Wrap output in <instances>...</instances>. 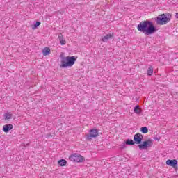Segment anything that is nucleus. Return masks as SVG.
Listing matches in <instances>:
<instances>
[{
	"instance_id": "obj_1",
	"label": "nucleus",
	"mask_w": 178,
	"mask_h": 178,
	"mask_svg": "<svg viewBox=\"0 0 178 178\" xmlns=\"http://www.w3.org/2000/svg\"><path fill=\"white\" fill-rule=\"evenodd\" d=\"M137 29L140 33H143L145 35H151L154 33H156V28L154 26V24L149 20H146L140 22L138 26Z\"/></svg>"
},
{
	"instance_id": "obj_2",
	"label": "nucleus",
	"mask_w": 178,
	"mask_h": 178,
	"mask_svg": "<svg viewBox=\"0 0 178 178\" xmlns=\"http://www.w3.org/2000/svg\"><path fill=\"white\" fill-rule=\"evenodd\" d=\"M143 138L144 136L141 134H136L134 136V142L138 145L139 149H147V148L152 147V140L148 139L143 143ZM141 143H143L141 144Z\"/></svg>"
},
{
	"instance_id": "obj_3",
	"label": "nucleus",
	"mask_w": 178,
	"mask_h": 178,
	"mask_svg": "<svg viewBox=\"0 0 178 178\" xmlns=\"http://www.w3.org/2000/svg\"><path fill=\"white\" fill-rule=\"evenodd\" d=\"M60 65L61 69H66L67 67H72L73 65L77 60V57L76 56H65L63 55H60Z\"/></svg>"
},
{
	"instance_id": "obj_4",
	"label": "nucleus",
	"mask_w": 178,
	"mask_h": 178,
	"mask_svg": "<svg viewBox=\"0 0 178 178\" xmlns=\"http://www.w3.org/2000/svg\"><path fill=\"white\" fill-rule=\"evenodd\" d=\"M171 19H172V15H170V13L161 14V15H159L156 18V23L159 26H163L167 23H169Z\"/></svg>"
},
{
	"instance_id": "obj_5",
	"label": "nucleus",
	"mask_w": 178,
	"mask_h": 178,
	"mask_svg": "<svg viewBox=\"0 0 178 178\" xmlns=\"http://www.w3.org/2000/svg\"><path fill=\"white\" fill-rule=\"evenodd\" d=\"M69 159L72 162H83L84 157L79 154H73L70 156Z\"/></svg>"
},
{
	"instance_id": "obj_6",
	"label": "nucleus",
	"mask_w": 178,
	"mask_h": 178,
	"mask_svg": "<svg viewBox=\"0 0 178 178\" xmlns=\"http://www.w3.org/2000/svg\"><path fill=\"white\" fill-rule=\"evenodd\" d=\"M98 129H93L90 130V134L88 135L87 140L88 141H91L92 138H94L95 137H98Z\"/></svg>"
},
{
	"instance_id": "obj_7",
	"label": "nucleus",
	"mask_w": 178,
	"mask_h": 178,
	"mask_svg": "<svg viewBox=\"0 0 178 178\" xmlns=\"http://www.w3.org/2000/svg\"><path fill=\"white\" fill-rule=\"evenodd\" d=\"M166 165H168V166H172V168H177V160H176V159L167 160L166 161Z\"/></svg>"
},
{
	"instance_id": "obj_8",
	"label": "nucleus",
	"mask_w": 178,
	"mask_h": 178,
	"mask_svg": "<svg viewBox=\"0 0 178 178\" xmlns=\"http://www.w3.org/2000/svg\"><path fill=\"white\" fill-rule=\"evenodd\" d=\"M13 129V125L12 124H7L3 127V131L4 133H9V130Z\"/></svg>"
},
{
	"instance_id": "obj_9",
	"label": "nucleus",
	"mask_w": 178,
	"mask_h": 178,
	"mask_svg": "<svg viewBox=\"0 0 178 178\" xmlns=\"http://www.w3.org/2000/svg\"><path fill=\"white\" fill-rule=\"evenodd\" d=\"M112 37H113V34H107L106 35L102 38L101 41L106 42V41H108V40H110V38H112Z\"/></svg>"
},
{
	"instance_id": "obj_10",
	"label": "nucleus",
	"mask_w": 178,
	"mask_h": 178,
	"mask_svg": "<svg viewBox=\"0 0 178 178\" xmlns=\"http://www.w3.org/2000/svg\"><path fill=\"white\" fill-rule=\"evenodd\" d=\"M58 40L61 45H65L66 44V40H63V35H62V33H60L58 35Z\"/></svg>"
},
{
	"instance_id": "obj_11",
	"label": "nucleus",
	"mask_w": 178,
	"mask_h": 178,
	"mask_svg": "<svg viewBox=\"0 0 178 178\" xmlns=\"http://www.w3.org/2000/svg\"><path fill=\"white\" fill-rule=\"evenodd\" d=\"M50 52H51V49L49 47H45L42 50V54L43 55H44V56H47V55H49Z\"/></svg>"
},
{
	"instance_id": "obj_12",
	"label": "nucleus",
	"mask_w": 178,
	"mask_h": 178,
	"mask_svg": "<svg viewBox=\"0 0 178 178\" xmlns=\"http://www.w3.org/2000/svg\"><path fill=\"white\" fill-rule=\"evenodd\" d=\"M134 111L135 112V113H137V115H140V113H141V109L140 108V106L137 105L136 106H135L134 108Z\"/></svg>"
},
{
	"instance_id": "obj_13",
	"label": "nucleus",
	"mask_w": 178,
	"mask_h": 178,
	"mask_svg": "<svg viewBox=\"0 0 178 178\" xmlns=\"http://www.w3.org/2000/svg\"><path fill=\"white\" fill-rule=\"evenodd\" d=\"M152 73H154V68L149 66L147 69V76H152Z\"/></svg>"
},
{
	"instance_id": "obj_14",
	"label": "nucleus",
	"mask_w": 178,
	"mask_h": 178,
	"mask_svg": "<svg viewBox=\"0 0 178 178\" xmlns=\"http://www.w3.org/2000/svg\"><path fill=\"white\" fill-rule=\"evenodd\" d=\"M67 163V161H66V160H65V159H61V160L58 161V165L60 166H66Z\"/></svg>"
},
{
	"instance_id": "obj_15",
	"label": "nucleus",
	"mask_w": 178,
	"mask_h": 178,
	"mask_svg": "<svg viewBox=\"0 0 178 178\" xmlns=\"http://www.w3.org/2000/svg\"><path fill=\"white\" fill-rule=\"evenodd\" d=\"M125 144L127 145H134V144H136L134 143V140H131V139H127L126 141H125Z\"/></svg>"
},
{
	"instance_id": "obj_16",
	"label": "nucleus",
	"mask_w": 178,
	"mask_h": 178,
	"mask_svg": "<svg viewBox=\"0 0 178 178\" xmlns=\"http://www.w3.org/2000/svg\"><path fill=\"white\" fill-rule=\"evenodd\" d=\"M141 133H143V134H147L148 133V128L147 127H143L140 128Z\"/></svg>"
},
{
	"instance_id": "obj_17",
	"label": "nucleus",
	"mask_w": 178,
	"mask_h": 178,
	"mask_svg": "<svg viewBox=\"0 0 178 178\" xmlns=\"http://www.w3.org/2000/svg\"><path fill=\"white\" fill-rule=\"evenodd\" d=\"M40 25H41L40 22H36V23L33 26H32V29L35 30V29H37V27L40 26Z\"/></svg>"
},
{
	"instance_id": "obj_18",
	"label": "nucleus",
	"mask_w": 178,
	"mask_h": 178,
	"mask_svg": "<svg viewBox=\"0 0 178 178\" xmlns=\"http://www.w3.org/2000/svg\"><path fill=\"white\" fill-rule=\"evenodd\" d=\"M4 116H5V119H7V120L12 119V114L10 113H6Z\"/></svg>"
},
{
	"instance_id": "obj_19",
	"label": "nucleus",
	"mask_w": 178,
	"mask_h": 178,
	"mask_svg": "<svg viewBox=\"0 0 178 178\" xmlns=\"http://www.w3.org/2000/svg\"><path fill=\"white\" fill-rule=\"evenodd\" d=\"M121 148H122V149H123V148H126V145L124 144H123L122 145H121Z\"/></svg>"
},
{
	"instance_id": "obj_20",
	"label": "nucleus",
	"mask_w": 178,
	"mask_h": 178,
	"mask_svg": "<svg viewBox=\"0 0 178 178\" xmlns=\"http://www.w3.org/2000/svg\"><path fill=\"white\" fill-rule=\"evenodd\" d=\"M47 137L49 138V137H52V135H51V134H47Z\"/></svg>"
},
{
	"instance_id": "obj_21",
	"label": "nucleus",
	"mask_w": 178,
	"mask_h": 178,
	"mask_svg": "<svg viewBox=\"0 0 178 178\" xmlns=\"http://www.w3.org/2000/svg\"><path fill=\"white\" fill-rule=\"evenodd\" d=\"M175 17L177 19H178V13H176Z\"/></svg>"
},
{
	"instance_id": "obj_22",
	"label": "nucleus",
	"mask_w": 178,
	"mask_h": 178,
	"mask_svg": "<svg viewBox=\"0 0 178 178\" xmlns=\"http://www.w3.org/2000/svg\"><path fill=\"white\" fill-rule=\"evenodd\" d=\"M154 140H159V139H158V138H156V137H154Z\"/></svg>"
}]
</instances>
